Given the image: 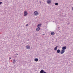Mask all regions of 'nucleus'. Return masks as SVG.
<instances>
[{
	"label": "nucleus",
	"instance_id": "nucleus-1",
	"mask_svg": "<svg viewBox=\"0 0 73 73\" xmlns=\"http://www.w3.org/2000/svg\"><path fill=\"white\" fill-rule=\"evenodd\" d=\"M24 16H26L28 15V12L27 11H25L24 12Z\"/></svg>",
	"mask_w": 73,
	"mask_h": 73
},
{
	"label": "nucleus",
	"instance_id": "nucleus-2",
	"mask_svg": "<svg viewBox=\"0 0 73 73\" xmlns=\"http://www.w3.org/2000/svg\"><path fill=\"white\" fill-rule=\"evenodd\" d=\"M34 13L35 15V16H37L38 15V12L35 11L34 12Z\"/></svg>",
	"mask_w": 73,
	"mask_h": 73
},
{
	"label": "nucleus",
	"instance_id": "nucleus-3",
	"mask_svg": "<svg viewBox=\"0 0 73 73\" xmlns=\"http://www.w3.org/2000/svg\"><path fill=\"white\" fill-rule=\"evenodd\" d=\"M40 73H46L45 71H44V70L42 69L40 71Z\"/></svg>",
	"mask_w": 73,
	"mask_h": 73
},
{
	"label": "nucleus",
	"instance_id": "nucleus-4",
	"mask_svg": "<svg viewBox=\"0 0 73 73\" xmlns=\"http://www.w3.org/2000/svg\"><path fill=\"white\" fill-rule=\"evenodd\" d=\"M65 52V50H61L60 51V54H63Z\"/></svg>",
	"mask_w": 73,
	"mask_h": 73
},
{
	"label": "nucleus",
	"instance_id": "nucleus-5",
	"mask_svg": "<svg viewBox=\"0 0 73 73\" xmlns=\"http://www.w3.org/2000/svg\"><path fill=\"white\" fill-rule=\"evenodd\" d=\"M62 49L63 50H65V49H66V46H63L62 48Z\"/></svg>",
	"mask_w": 73,
	"mask_h": 73
},
{
	"label": "nucleus",
	"instance_id": "nucleus-6",
	"mask_svg": "<svg viewBox=\"0 0 73 73\" xmlns=\"http://www.w3.org/2000/svg\"><path fill=\"white\" fill-rule=\"evenodd\" d=\"M26 47L27 49H30V46H26Z\"/></svg>",
	"mask_w": 73,
	"mask_h": 73
},
{
	"label": "nucleus",
	"instance_id": "nucleus-7",
	"mask_svg": "<svg viewBox=\"0 0 73 73\" xmlns=\"http://www.w3.org/2000/svg\"><path fill=\"white\" fill-rule=\"evenodd\" d=\"M40 28L39 27H38L36 29V31H40Z\"/></svg>",
	"mask_w": 73,
	"mask_h": 73
},
{
	"label": "nucleus",
	"instance_id": "nucleus-8",
	"mask_svg": "<svg viewBox=\"0 0 73 73\" xmlns=\"http://www.w3.org/2000/svg\"><path fill=\"white\" fill-rule=\"evenodd\" d=\"M41 25H42L41 23L39 24L37 26V27L40 28V27L41 26Z\"/></svg>",
	"mask_w": 73,
	"mask_h": 73
},
{
	"label": "nucleus",
	"instance_id": "nucleus-9",
	"mask_svg": "<svg viewBox=\"0 0 73 73\" xmlns=\"http://www.w3.org/2000/svg\"><path fill=\"white\" fill-rule=\"evenodd\" d=\"M34 61H36V62H37L38 61V59L37 58H35L34 59Z\"/></svg>",
	"mask_w": 73,
	"mask_h": 73
},
{
	"label": "nucleus",
	"instance_id": "nucleus-10",
	"mask_svg": "<svg viewBox=\"0 0 73 73\" xmlns=\"http://www.w3.org/2000/svg\"><path fill=\"white\" fill-rule=\"evenodd\" d=\"M48 4H50L51 3V1L50 0H48L47 2Z\"/></svg>",
	"mask_w": 73,
	"mask_h": 73
},
{
	"label": "nucleus",
	"instance_id": "nucleus-11",
	"mask_svg": "<svg viewBox=\"0 0 73 73\" xmlns=\"http://www.w3.org/2000/svg\"><path fill=\"white\" fill-rule=\"evenodd\" d=\"M56 52L57 53H60V49L57 50Z\"/></svg>",
	"mask_w": 73,
	"mask_h": 73
},
{
	"label": "nucleus",
	"instance_id": "nucleus-12",
	"mask_svg": "<svg viewBox=\"0 0 73 73\" xmlns=\"http://www.w3.org/2000/svg\"><path fill=\"white\" fill-rule=\"evenodd\" d=\"M54 32H52L51 33V35H52V36H54Z\"/></svg>",
	"mask_w": 73,
	"mask_h": 73
},
{
	"label": "nucleus",
	"instance_id": "nucleus-13",
	"mask_svg": "<svg viewBox=\"0 0 73 73\" xmlns=\"http://www.w3.org/2000/svg\"><path fill=\"white\" fill-rule=\"evenodd\" d=\"M57 48H58V46H56L55 48H54V50H56L57 49Z\"/></svg>",
	"mask_w": 73,
	"mask_h": 73
},
{
	"label": "nucleus",
	"instance_id": "nucleus-14",
	"mask_svg": "<svg viewBox=\"0 0 73 73\" xmlns=\"http://www.w3.org/2000/svg\"><path fill=\"white\" fill-rule=\"evenodd\" d=\"M13 64H15V63H16V60H15V59H14L13 60Z\"/></svg>",
	"mask_w": 73,
	"mask_h": 73
},
{
	"label": "nucleus",
	"instance_id": "nucleus-15",
	"mask_svg": "<svg viewBox=\"0 0 73 73\" xmlns=\"http://www.w3.org/2000/svg\"><path fill=\"white\" fill-rule=\"evenodd\" d=\"M55 5H58V3H55Z\"/></svg>",
	"mask_w": 73,
	"mask_h": 73
},
{
	"label": "nucleus",
	"instance_id": "nucleus-16",
	"mask_svg": "<svg viewBox=\"0 0 73 73\" xmlns=\"http://www.w3.org/2000/svg\"><path fill=\"white\" fill-rule=\"evenodd\" d=\"M70 24V22H69L67 24V25H69Z\"/></svg>",
	"mask_w": 73,
	"mask_h": 73
},
{
	"label": "nucleus",
	"instance_id": "nucleus-17",
	"mask_svg": "<svg viewBox=\"0 0 73 73\" xmlns=\"http://www.w3.org/2000/svg\"><path fill=\"white\" fill-rule=\"evenodd\" d=\"M3 3V2H0V5H1Z\"/></svg>",
	"mask_w": 73,
	"mask_h": 73
},
{
	"label": "nucleus",
	"instance_id": "nucleus-18",
	"mask_svg": "<svg viewBox=\"0 0 73 73\" xmlns=\"http://www.w3.org/2000/svg\"><path fill=\"white\" fill-rule=\"evenodd\" d=\"M28 25L27 24L26 26V27H28Z\"/></svg>",
	"mask_w": 73,
	"mask_h": 73
},
{
	"label": "nucleus",
	"instance_id": "nucleus-19",
	"mask_svg": "<svg viewBox=\"0 0 73 73\" xmlns=\"http://www.w3.org/2000/svg\"><path fill=\"white\" fill-rule=\"evenodd\" d=\"M39 3H40V4H41V1H40Z\"/></svg>",
	"mask_w": 73,
	"mask_h": 73
},
{
	"label": "nucleus",
	"instance_id": "nucleus-20",
	"mask_svg": "<svg viewBox=\"0 0 73 73\" xmlns=\"http://www.w3.org/2000/svg\"><path fill=\"white\" fill-rule=\"evenodd\" d=\"M11 57H9V59L11 60Z\"/></svg>",
	"mask_w": 73,
	"mask_h": 73
},
{
	"label": "nucleus",
	"instance_id": "nucleus-21",
	"mask_svg": "<svg viewBox=\"0 0 73 73\" xmlns=\"http://www.w3.org/2000/svg\"><path fill=\"white\" fill-rule=\"evenodd\" d=\"M16 55H18V54L16 53Z\"/></svg>",
	"mask_w": 73,
	"mask_h": 73
},
{
	"label": "nucleus",
	"instance_id": "nucleus-22",
	"mask_svg": "<svg viewBox=\"0 0 73 73\" xmlns=\"http://www.w3.org/2000/svg\"><path fill=\"white\" fill-rule=\"evenodd\" d=\"M43 35H45V34H43Z\"/></svg>",
	"mask_w": 73,
	"mask_h": 73
}]
</instances>
